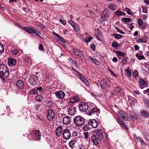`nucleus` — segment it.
Here are the masks:
<instances>
[{"label":"nucleus","instance_id":"1","mask_svg":"<svg viewBox=\"0 0 149 149\" xmlns=\"http://www.w3.org/2000/svg\"><path fill=\"white\" fill-rule=\"evenodd\" d=\"M94 134H96V136L93 135L91 137V140L95 145H97L99 143V141H101L103 139H105L107 135L106 133L101 130L96 129L94 131Z\"/></svg>","mask_w":149,"mask_h":149},{"label":"nucleus","instance_id":"2","mask_svg":"<svg viewBox=\"0 0 149 149\" xmlns=\"http://www.w3.org/2000/svg\"><path fill=\"white\" fill-rule=\"evenodd\" d=\"M9 72L7 66L4 64L0 68V77L6 78L8 77L9 75Z\"/></svg>","mask_w":149,"mask_h":149},{"label":"nucleus","instance_id":"3","mask_svg":"<svg viewBox=\"0 0 149 149\" xmlns=\"http://www.w3.org/2000/svg\"><path fill=\"white\" fill-rule=\"evenodd\" d=\"M73 121L77 126H81L84 124L85 120L83 118L78 116L74 118Z\"/></svg>","mask_w":149,"mask_h":149},{"label":"nucleus","instance_id":"4","mask_svg":"<svg viewBox=\"0 0 149 149\" xmlns=\"http://www.w3.org/2000/svg\"><path fill=\"white\" fill-rule=\"evenodd\" d=\"M38 78L35 75H31L29 78V83L33 86L36 85L37 82Z\"/></svg>","mask_w":149,"mask_h":149},{"label":"nucleus","instance_id":"5","mask_svg":"<svg viewBox=\"0 0 149 149\" xmlns=\"http://www.w3.org/2000/svg\"><path fill=\"white\" fill-rule=\"evenodd\" d=\"M79 108L81 111L84 112L88 109V106L86 103L82 102L79 104Z\"/></svg>","mask_w":149,"mask_h":149},{"label":"nucleus","instance_id":"6","mask_svg":"<svg viewBox=\"0 0 149 149\" xmlns=\"http://www.w3.org/2000/svg\"><path fill=\"white\" fill-rule=\"evenodd\" d=\"M100 113V110L96 108H93L90 111L88 112V115L89 116H97Z\"/></svg>","mask_w":149,"mask_h":149},{"label":"nucleus","instance_id":"7","mask_svg":"<svg viewBox=\"0 0 149 149\" xmlns=\"http://www.w3.org/2000/svg\"><path fill=\"white\" fill-rule=\"evenodd\" d=\"M63 137L66 140L70 139L71 136L70 131L68 129H65L63 130Z\"/></svg>","mask_w":149,"mask_h":149},{"label":"nucleus","instance_id":"8","mask_svg":"<svg viewBox=\"0 0 149 149\" xmlns=\"http://www.w3.org/2000/svg\"><path fill=\"white\" fill-rule=\"evenodd\" d=\"M55 116V113L52 110H49L47 111V118L49 121H52Z\"/></svg>","mask_w":149,"mask_h":149},{"label":"nucleus","instance_id":"9","mask_svg":"<svg viewBox=\"0 0 149 149\" xmlns=\"http://www.w3.org/2000/svg\"><path fill=\"white\" fill-rule=\"evenodd\" d=\"M101 88L102 89H105L109 86L107 81L106 80H102L100 82Z\"/></svg>","mask_w":149,"mask_h":149},{"label":"nucleus","instance_id":"10","mask_svg":"<svg viewBox=\"0 0 149 149\" xmlns=\"http://www.w3.org/2000/svg\"><path fill=\"white\" fill-rule=\"evenodd\" d=\"M8 65L14 66L16 65L17 61L14 58H9L8 59Z\"/></svg>","mask_w":149,"mask_h":149},{"label":"nucleus","instance_id":"11","mask_svg":"<svg viewBox=\"0 0 149 149\" xmlns=\"http://www.w3.org/2000/svg\"><path fill=\"white\" fill-rule=\"evenodd\" d=\"M88 123V124L94 128H95L97 126V122L95 119L89 120Z\"/></svg>","mask_w":149,"mask_h":149},{"label":"nucleus","instance_id":"12","mask_svg":"<svg viewBox=\"0 0 149 149\" xmlns=\"http://www.w3.org/2000/svg\"><path fill=\"white\" fill-rule=\"evenodd\" d=\"M24 30L29 34H33L35 33V29L31 26L25 27Z\"/></svg>","mask_w":149,"mask_h":149},{"label":"nucleus","instance_id":"13","mask_svg":"<svg viewBox=\"0 0 149 149\" xmlns=\"http://www.w3.org/2000/svg\"><path fill=\"white\" fill-rule=\"evenodd\" d=\"M56 97L60 99H63L65 96V94L64 92L62 91L56 92L55 93Z\"/></svg>","mask_w":149,"mask_h":149},{"label":"nucleus","instance_id":"14","mask_svg":"<svg viewBox=\"0 0 149 149\" xmlns=\"http://www.w3.org/2000/svg\"><path fill=\"white\" fill-rule=\"evenodd\" d=\"M76 108L74 107L71 106L69 107L68 113L71 116L74 115L76 112Z\"/></svg>","mask_w":149,"mask_h":149},{"label":"nucleus","instance_id":"15","mask_svg":"<svg viewBox=\"0 0 149 149\" xmlns=\"http://www.w3.org/2000/svg\"><path fill=\"white\" fill-rule=\"evenodd\" d=\"M16 86L19 90H22L24 88V84L23 81L20 80L16 82Z\"/></svg>","mask_w":149,"mask_h":149},{"label":"nucleus","instance_id":"16","mask_svg":"<svg viewBox=\"0 0 149 149\" xmlns=\"http://www.w3.org/2000/svg\"><path fill=\"white\" fill-rule=\"evenodd\" d=\"M118 117L123 118L125 120H126V119H127L126 117L127 116V114L123 111H119L118 113Z\"/></svg>","mask_w":149,"mask_h":149},{"label":"nucleus","instance_id":"17","mask_svg":"<svg viewBox=\"0 0 149 149\" xmlns=\"http://www.w3.org/2000/svg\"><path fill=\"white\" fill-rule=\"evenodd\" d=\"M73 51L74 54L77 56V58H81L82 53L81 51L76 48L74 49Z\"/></svg>","mask_w":149,"mask_h":149},{"label":"nucleus","instance_id":"18","mask_svg":"<svg viewBox=\"0 0 149 149\" xmlns=\"http://www.w3.org/2000/svg\"><path fill=\"white\" fill-rule=\"evenodd\" d=\"M63 130L61 126L58 127L56 129V134L57 136H60L63 133Z\"/></svg>","mask_w":149,"mask_h":149},{"label":"nucleus","instance_id":"19","mask_svg":"<svg viewBox=\"0 0 149 149\" xmlns=\"http://www.w3.org/2000/svg\"><path fill=\"white\" fill-rule=\"evenodd\" d=\"M130 105L132 106H134L137 104L136 100L134 97H131L129 98Z\"/></svg>","mask_w":149,"mask_h":149},{"label":"nucleus","instance_id":"20","mask_svg":"<svg viewBox=\"0 0 149 149\" xmlns=\"http://www.w3.org/2000/svg\"><path fill=\"white\" fill-rule=\"evenodd\" d=\"M148 41V38L147 36L142 37L141 38L138 39L137 41L139 43H146Z\"/></svg>","mask_w":149,"mask_h":149},{"label":"nucleus","instance_id":"21","mask_svg":"<svg viewBox=\"0 0 149 149\" xmlns=\"http://www.w3.org/2000/svg\"><path fill=\"white\" fill-rule=\"evenodd\" d=\"M62 121L63 123L64 124L66 125L70 122V119L69 116H66L63 118Z\"/></svg>","mask_w":149,"mask_h":149},{"label":"nucleus","instance_id":"22","mask_svg":"<svg viewBox=\"0 0 149 149\" xmlns=\"http://www.w3.org/2000/svg\"><path fill=\"white\" fill-rule=\"evenodd\" d=\"M41 133L39 130H37L35 132V135L36 137L38 139L37 140L39 141L40 139Z\"/></svg>","mask_w":149,"mask_h":149},{"label":"nucleus","instance_id":"23","mask_svg":"<svg viewBox=\"0 0 149 149\" xmlns=\"http://www.w3.org/2000/svg\"><path fill=\"white\" fill-rule=\"evenodd\" d=\"M81 81L83 82L86 86H89L90 85L89 83L85 78H83L82 80Z\"/></svg>","mask_w":149,"mask_h":149},{"label":"nucleus","instance_id":"24","mask_svg":"<svg viewBox=\"0 0 149 149\" xmlns=\"http://www.w3.org/2000/svg\"><path fill=\"white\" fill-rule=\"evenodd\" d=\"M36 100L38 102H41L42 101L43 99L42 96L38 95L36 96Z\"/></svg>","mask_w":149,"mask_h":149},{"label":"nucleus","instance_id":"25","mask_svg":"<svg viewBox=\"0 0 149 149\" xmlns=\"http://www.w3.org/2000/svg\"><path fill=\"white\" fill-rule=\"evenodd\" d=\"M76 141L75 140H73L70 141L69 143V146L71 148H73L74 147V144Z\"/></svg>","mask_w":149,"mask_h":149},{"label":"nucleus","instance_id":"26","mask_svg":"<svg viewBox=\"0 0 149 149\" xmlns=\"http://www.w3.org/2000/svg\"><path fill=\"white\" fill-rule=\"evenodd\" d=\"M142 100L147 106L148 107L149 106V100L145 97H143L142 98Z\"/></svg>","mask_w":149,"mask_h":149},{"label":"nucleus","instance_id":"27","mask_svg":"<svg viewBox=\"0 0 149 149\" xmlns=\"http://www.w3.org/2000/svg\"><path fill=\"white\" fill-rule=\"evenodd\" d=\"M135 56L139 60H141L145 59V57L143 55H140L139 54H136Z\"/></svg>","mask_w":149,"mask_h":149},{"label":"nucleus","instance_id":"28","mask_svg":"<svg viewBox=\"0 0 149 149\" xmlns=\"http://www.w3.org/2000/svg\"><path fill=\"white\" fill-rule=\"evenodd\" d=\"M121 20L122 22H129L132 20L128 17H123L122 18Z\"/></svg>","mask_w":149,"mask_h":149},{"label":"nucleus","instance_id":"29","mask_svg":"<svg viewBox=\"0 0 149 149\" xmlns=\"http://www.w3.org/2000/svg\"><path fill=\"white\" fill-rule=\"evenodd\" d=\"M109 7L110 9L113 10H115L116 8V6L113 3L110 4Z\"/></svg>","mask_w":149,"mask_h":149},{"label":"nucleus","instance_id":"30","mask_svg":"<svg viewBox=\"0 0 149 149\" xmlns=\"http://www.w3.org/2000/svg\"><path fill=\"white\" fill-rule=\"evenodd\" d=\"M142 115L145 117H147L149 116V114L147 111H143L141 112Z\"/></svg>","mask_w":149,"mask_h":149},{"label":"nucleus","instance_id":"31","mask_svg":"<svg viewBox=\"0 0 149 149\" xmlns=\"http://www.w3.org/2000/svg\"><path fill=\"white\" fill-rule=\"evenodd\" d=\"M89 125H90L88 124H88H86L83 127V129L85 131H88L90 129Z\"/></svg>","mask_w":149,"mask_h":149},{"label":"nucleus","instance_id":"32","mask_svg":"<svg viewBox=\"0 0 149 149\" xmlns=\"http://www.w3.org/2000/svg\"><path fill=\"white\" fill-rule=\"evenodd\" d=\"M15 26H16L18 27H19L20 29H23L24 30L25 28V26H24L23 25H21V24H19L16 23H15Z\"/></svg>","mask_w":149,"mask_h":149},{"label":"nucleus","instance_id":"33","mask_svg":"<svg viewBox=\"0 0 149 149\" xmlns=\"http://www.w3.org/2000/svg\"><path fill=\"white\" fill-rule=\"evenodd\" d=\"M4 51V47L3 46L1 43H0V54L3 52Z\"/></svg>","mask_w":149,"mask_h":149},{"label":"nucleus","instance_id":"34","mask_svg":"<svg viewBox=\"0 0 149 149\" xmlns=\"http://www.w3.org/2000/svg\"><path fill=\"white\" fill-rule=\"evenodd\" d=\"M114 35L115 37L117 39H120L123 37L121 35L117 33H115Z\"/></svg>","mask_w":149,"mask_h":149},{"label":"nucleus","instance_id":"35","mask_svg":"<svg viewBox=\"0 0 149 149\" xmlns=\"http://www.w3.org/2000/svg\"><path fill=\"white\" fill-rule=\"evenodd\" d=\"M46 105L47 107H50L53 106L54 104L52 102L48 101V102H47Z\"/></svg>","mask_w":149,"mask_h":149},{"label":"nucleus","instance_id":"36","mask_svg":"<svg viewBox=\"0 0 149 149\" xmlns=\"http://www.w3.org/2000/svg\"><path fill=\"white\" fill-rule=\"evenodd\" d=\"M141 8L143 10V12L144 13H147L148 12L147 8L148 7L146 6H142Z\"/></svg>","mask_w":149,"mask_h":149},{"label":"nucleus","instance_id":"37","mask_svg":"<svg viewBox=\"0 0 149 149\" xmlns=\"http://www.w3.org/2000/svg\"><path fill=\"white\" fill-rule=\"evenodd\" d=\"M143 94L145 95L147 94V96H148V97H149V88L143 91Z\"/></svg>","mask_w":149,"mask_h":149},{"label":"nucleus","instance_id":"38","mask_svg":"<svg viewBox=\"0 0 149 149\" xmlns=\"http://www.w3.org/2000/svg\"><path fill=\"white\" fill-rule=\"evenodd\" d=\"M40 106V104H36L34 107V108L35 109V110L37 111H38L39 110Z\"/></svg>","mask_w":149,"mask_h":149},{"label":"nucleus","instance_id":"39","mask_svg":"<svg viewBox=\"0 0 149 149\" xmlns=\"http://www.w3.org/2000/svg\"><path fill=\"white\" fill-rule=\"evenodd\" d=\"M93 38H86L84 39V41L85 42L88 43L90 42L92 39Z\"/></svg>","mask_w":149,"mask_h":149},{"label":"nucleus","instance_id":"40","mask_svg":"<svg viewBox=\"0 0 149 149\" xmlns=\"http://www.w3.org/2000/svg\"><path fill=\"white\" fill-rule=\"evenodd\" d=\"M125 10L126 12L128 14L130 15H132V12H131V10L129 8H125Z\"/></svg>","mask_w":149,"mask_h":149},{"label":"nucleus","instance_id":"41","mask_svg":"<svg viewBox=\"0 0 149 149\" xmlns=\"http://www.w3.org/2000/svg\"><path fill=\"white\" fill-rule=\"evenodd\" d=\"M143 23V22L141 19H139L138 20V24L139 26H142Z\"/></svg>","mask_w":149,"mask_h":149},{"label":"nucleus","instance_id":"42","mask_svg":"<svg viewBox=\"0 0 149 149\" xmlns=\"http://www.w3.org/2000/svg\"><path fill=\"white\" fill-rule=\"evenodd\" d=\"M107 18V15L103 13L102 14L101 16V19L103 21L105 20Z\"/></svg>","mask_w":149,"mask_h":149},{"label":"nucleus","instance_id":"43","mask_svg":"<svg viewBox=\"0 0 149 149\" xmlns=\"http://www.w3.org/2000/svg\"><path fill=\"white\" fill-rule=\"evenodd\" d=\"M73 27L74 28V30L76 31L77 32L79 30V27L77 25H74V26H73Z\"/></svg>","mask_w":149,"mask_h":149},{"label":"nucleus","instance_id":"44","mask_svg":"<svg viewBox=\"0 0 149 149\" xmlns=\"http://www.w3.org/2000/svg\"><path fill=\"white\" fill-rule=\"evenodd\" d=\"M112 47H118V44L117 42H113L112 44Z\"/></svg>","mask_w":149,"mask_h":149},{"label":"nucleus","instance_id":"45","mask_svg":"<svg viewBox=\"0 0 149 149\" xmlns=\"http://www.w3.org/2000/svg\"><path fill=\"white\" fill-rule=\"evenodd\" d=\"M84 134L85 138L87 140H88V132H84Z\"/></svg>","mask_w":149,"mask_h":149},{"label":"nucleus","instance_id":"46","mask_svg":"<svg viewBox=\"0 0 149 149\" xmlns=\"http://www.w3.org/2000/svg\"><path fill=\"white\" fill-rule=\"evenodd\" d=\"M117 54L119 56H124V54L122 52L119 51H117Z\"/></svg>","mask_w":149,"mask_h":149},{"label":"nucleus","instance_id":"47","mask_svg":"<svg viewBox=\"0 0 149 149\" xmlns=\"http://www.w3.org/2000/svg\"><path fill=\"white\" fill-rule=\"evenodd\" d=\"M138 138L141 143L143 145H145V143H144L143 141L141 138L139 137H138Z\"/></svg>","mask_w":149,"mask_h":149},{"label":"nucleus","instance_id":"48","mask_svg":"<svg viewBox=\"0 0 149 149\" xmlns=\"http://www.w3.org/2000/svg\"><path fill=\"white\" fill-rule=\"evenodd\" d=\"M78 74V76L79 77L80 79L82 81L83 79V78H85L84 77H83V75L81 74L79 72H77Z\"/></svg>","mask_w":149,"mask_h":149},{"label":"nucleus","instance_id":"49","mask_svg":"<svg viewBox=\"0 0 149 149\" xmlns=\"http://www.w3.org/2000/svg\"><path fill=\"white\" fill-rule=\"evenodd\" d=\"M73 98L76 102H79L80 100L79 97V96H75L74 97H73Z\"/></svg>","mask_w":149,"mask_h":149},{"label":"nucleus","instance_id":"50","mask_svg":"<svg viewBox=\"0 0 149 149\" xmlns=\"http://www.w3.org/2000/svg\"><path fill=\"white\" fill-rule=\"evenodd\" d=\"M122 11L118 10L115 12L116 15L118 16L122 15Z\"/></svg>","mask_w":149,"mask_h":149},{"label":"nucleus","instance_id":"51","mask_svg":"<svg viewBox=\"0 0 149 149\" xmlns=\"http://www.w3.org/2000/svg\"><path fill=\"white\" fill-rule=\"evenodd\" d=\"M18 53V51L17 49H15L13 50L12 52V54L14 55H16Z\"/></svg>","mask_w":149,"mask_h":149},{"label":"nucleus","instance_id":"52","mask_svg":"<svg viewBox=\"0 0 149 149\" xmlns=\"http://www.w3.org/2000/svg\"><path fill=\"white\" fill-rule=\"evenodd\" d=\"M38 49L40 51H42L43 50L44 48L43 45L42 44H40L39 45Z\"/></svg>","mask_w":149,"mask_h":149},{"label":"nucleus","instance_id":"53","mask_svg":"<svg viewBox=\"0 0 149 149\" xmlns=\"http://www.w3.org/2000/svg\"><path fill=\"white\" fill-rule=\"evenodd\" d=\"M31 92L32 94H37L38 93L37 91L34 89H33L31 91Z\"/></svg>","mask_w":149,"mask_h":149},{"label":"nucleus","instance_id":"54","mask_svg":"<svg viewBox=\"0 0 149 149\" xmlns=\"http://www.w3.org/2000/svg\"><path fill=\"white\" fill-rule=\"evenodd\" d=\"M68 22L72 26L75 24V23L72 20L69 21Z\"/></svg>","mask_w":149,"mask_h":149},{"label":"nucleus","instance_id":"55","mask_svg":"<svg viewBox=\"0 0 149 149\" xmlns=\"http://www.w3.org/2000/svg\"><path fill=\"white\" fill-rule=\"evenodd\" d=\"M139 83L141 85H144L145 84V82L143 79H141L139 80Z\"/></svg>","mask_w":149,"mask_h":149},{"label":"nucleus","instance_id":"56","mask_svg":"<svg viewBox=\"0 0 149 149\" xmlns=\"http://www.w3.org/2000/svg\"><path fill=\"white\" fill-rule=\"evenodd\" d=\"M138 74V72L137 70H135V72H133V76L134 77H136Z\"/></svg>","mask_w":149,"mask_h":149},{"label":"nucleus","instance_id":"57","mask_svg":"<svg viewBox=\"0 0 149 149\" xmlns=\"http://www.w3.org/2000/svg\"><path fill=\"white\" fill-rule=\"evenodd\" d=\"M127 60L126 58H125L123 60L122 63L123 65H124L125 64H127Z\"/></svg>","mask_w":149,"mask_h":149},{"label":"nucleus","instance_id":"58","mask_svg":"<svg viewBox=\"0 0 149 149\" xmlns=\"http://www.w3.org/2000/svg\"><path fill=\"white\" fill-rule=\"evenodd\" d=\"M91 48L94 51L95 50V46L94 44H92L91 45Z\"/></svg>","mask_w":149,"mask_h":149},{"label":"nucleus","instance_id":"59","mask_svg":"<svg viewBox=\"0 0 149 149\" xmlns=\"http://www.w3.org/2000/svg\"><path fill=\"white\" fill-rule=\"evenodd\" d=\"M93 62L96 65H99L100 62L97 61L96 59H95Z\"/></svg>","mask_w":149,"mask_h":149},{"label":"nucleus","instance_id":"60","mask_svg":"<svg viewBox=\"0 0 149 149\" xmlns=\"http://www.w3.org/2000/svg\"><path fill=\"white\" fill-rule=\"evenodd\" d=\"M59 21L62 24H63L64 25H65L66 24V22H65L64 20H63L62 19H60L59 20Z\"/></svg>","mask_w":149,"mask_h":149},{"label":"nucleus","instance_id":"61","mask_svg":"<svg viewBox=\"0 0 149 149\" xmlns=\"http://www.w3.org/2000/svg\"><path fill=\"white\" fill-rule=\"evenodd\" d=\"M116 90L119 92H122V90L119 87H116Z\"/></svg>","mask_w":149,"mask_h":149},{"label":"nucleus","instance_id":"62","mask_svg":"<svg viewBox=\"0 0 149 149\" xmlns=\"http://www.w3.org/2000/svg\"><path fill=\"white\" fill-rule=\"evenodd\" d=\"M40 33V32L39 31H36V30H35V33H35L36 35L37 36H39V35L38 34V33Z\"/></svg>","mask_w":149,"mask_h":149},{"label":"nucleus","instance_id":"63","mask_svg":"<svg viewBox=\"0 0 149 149\" xmlns=\"http://www.w3.org/2000/svg\"><path fill=\"white\" fill-rule=\"evenodd\" d=\"M36 89L37 90H38L39 91H40L42 90V88L41 86H40V87L36 88Z\"/></svg>","mask_w":149,"mask_h":149},{"label":"nucleus","instance_id":"64","mask_svg":"<svg viewBox=\"0 0 149 149\" xmlns=\"http://www.w3.org/2000/svg\"><path fill=\"white\" fill-rule=\"evenodd\" d=\"M72 135L73 136H75L77 135V132L76 131H74L72 133Z\"/></svg>","mask_w":149,"mask_h":149}]
</instances>
